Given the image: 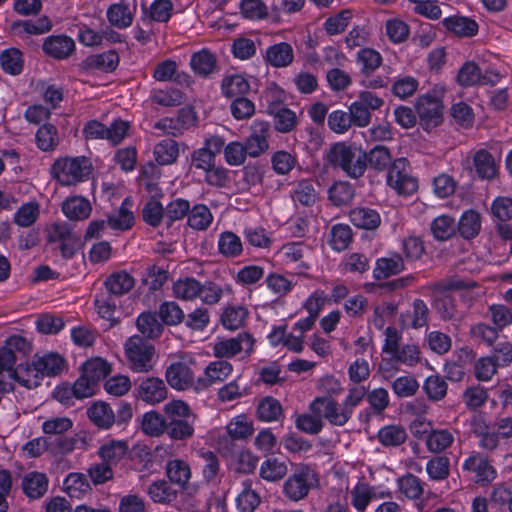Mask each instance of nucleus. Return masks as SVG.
I'll return each mask as SVG.
<instances>
[{
	"instance_id": "f257e3e1",
	"label": "nucleus",
	"mask_w": 512,
	"mask_h": 512,
	"mask_svg": "<svg viewBox=\"0 0 512 512\" xmlns=\"http://www.w3.org/2000/svg\"><path fill=\"white\" fill-rule=\"evenodd\" d=\"M326 159L333 168L342 170L352 179H359L367 169L366 152L361 147L346 142L333 144Z\"/></svg>"
},
{
	"instance_id": "f03ea898",
	"label": "nucleus",
	"mask_w": 512,
	"mask_h": 512,
	"mask_svg": "<svg viewBox=\"0 0 512 512\" xmlns=\"http://www.w3.org/2000/svg\"><path fill=\"white\" fill-rule=\"evenodd\" d=\"M30 351L31 344L19 335L9 337L0 347V392L5 393L13 389L12 384L5 381L4 372L9 373L16 361L28 356Z\"/></svg>"
},
{
	"instance_id": "7ed1b4c3",
	"label": "nucleus",
	"mask_w": 512,
	"mask_h": 512,
	"mask_svg": "<svg viewBox=\"0 0 512 512\" xmlns=\"http://www.w3.org/2000/svg\"><path fill=\"white\" fill-rule=\"evenodd\" d=\"M92 170L91 160L84 156L59 158L53 165L54 176L62 185H75L86 181Z\"/></svg>"
},
{
	"instance_id": "20e7f679",
	"label": "nucleus",
	"mask_w": 512,
	"mask_h": 512,
	"mask_svg": "<svg viewBox=\"0 0 512 512\" xmlns=\"http://www.w3.org/2000/svg\"><path fill=\"white\" fill-rule=\"evenodd\" d=\"M125 355L128 365L135 372H149L153 368L152 359L155 349L139 335L131 336L125 343Z\"/></svg>"
},
{
	"instance_id": "39448f33",
	"label": "nucleus",
	"mask_w": 512,
	"mask_h": 512,
	"mask_svg": "<svg viewBox=\"0 0 512 512\" xmlns=\"http://www.w3.org/2000/svg\"><path fill=\"white\" fill-rule=\"evenodd\" d=\"M49 242H59V249L64 258H71L81 247L80 235L76 234L67 223H53L46 229Z\"/></svg>"
},
{
	"instance_id": "423d86ee",
	"label": "nucleus",
	"mask_w": 512,
	"mask_h": 512,
	"mask_svg": "<svg viewBox=\"0 0 512 512\" xmlns=\"http://www.w3.org/2000/svg\"><path fill=\"white\" fill-rule=\"evenodd\" d=\"M317 483L316 474L306 466L298 468L284 483L285 495L293 500L299 501L305 498L310 489Z\"/></svg>"
},
{
	"instance_id": "0eeeda50",
	"label": "nucleus",
	"mask_w": 512,
	"mask_h": 512,
	"mask_svg": "<svg viewBox=\"0 0 512 512\" xmlns=\"http://www.w3.org/2000/svg\"><path fill=\"white\" fill-rule=\"evenodd\" d=\"M387 184L399 194L409 195L417 190V180L410 175L409 163L405 158L393 161L387 173Z\"/></svg>"
},
{
	"instance_id": "6e6552de",
	"label": "nucleus",
	"mask_w": 512,
	"mask_h": 512,
	"mask_svg": "<svg viewBox=\"0 0 512 512\" xmlns=\"http://www.w3.org/2000/svg\"><path fill=\"white\" fill-rule=\"evenodd\" d=\"M312 412L325 418L330 424L345 425L351 418V411L340 405L330 397L316 398L310 405Z\"/></svg>"
},
{
	"instance_id": "1a4fd4ad",
	"label": "nucleus",
	"mask_w": 512,
	"mask_h": 512,
	"mask_svg": "<svg viewBox=\"0 0 512 512\" xmlns=\"http://www.w3.org/2000/svg\"><path fill=\"white\" fill-rule=\"evenodd\" d=\"M255 340L253 336L247 332L239 333L234 338L223 339L216 342L213 351L218 358H231L244 352L250 355L253 351Z\"/></svg>"
},
{
	"instance_id": "9d476101",
	"label": "nucleus",
	"mask_w": 512,
	"mask_h": 512,
	"mask_svg": "<svg viewBox=\"0 0 512 512\" xmlns=\"http://www.w3.org/2000/svg\"><path fill=\"white\" fill-rule=\"evenodd\" d=\"M193 361L182 358L171 363L165 372L167 383L176 390H186L194 384V372L191 368Z\"/></svg>"
},
{
	"instance_id": "9b49d317",
	"label": "nucleus",
	"mask_w": 512,
	"mask_h": 512,
	"mask_svg": "<svg viewBox=\"0 0 512 512\" xmlns=\"http://www.w3.org/2000/svg\"><path fill=\"white\" fill-rule=\"evenodd\" d=\"M68 369L66 359L57 352H45L34 355V377H56Z\"/></svg>"
},
{
	"instance_id": "f8f14e48",
	"label": "nucleus",
	"mask_w": 512,
	"mask_h": 512,
	"mask_svg": "<svg viewBox=\"0 0 512 512\" xmlns=\"http://www.w3.org/2000/svg\"><path fill=\"white\" fill-rule=\"evenodd\" d=\"M416 112L425 128L436 127L442 121V104L437 97L422 95L417 99Z\"/></svg>"
},
{
	"instance_id": "ddd939ff",
	"label": "nucleus",
	"mask_w": 512,
	"mask_h": 512,
	"mask_svg": "<svg viewBox=\"0 0 512 512\" xmlns=\"http://www.w3.org/2000/svg\"><path fill=\"white\" fill-rule=\"evenodd\" d=\"M42 50L46 56L61 61L74 54L76 45L75 41L65 34L51 35L44 39Z\"/></svg>"
},
{
	"instance_id": "4468645a",
	"label": "nucleus",
	"mask_w": 512,
	"mask_h": 512,
	"mask_svg": "<svg viewBox=\"0 0 512 512\" xmlns=\"http://www.w3.org/2000/svg\"><path fill=\"white\" fill-rule=\"evenodd\" d=\"M167 392L164 381L158 377L144 378L136 388L137 398L152 405L164 401Z\"/></svg>"
},
{
	"instance_id": "2eb2a0df",
	"label": "nucleus",
	"mask_w": 512,
	"mask_h": 512,
	"mask_svg": "<svg viewBox=\"0 0 512 512\" xmlns=\"http://www.w3.org/2000/svg\"><path fill=\"white\" fill-rule=\"evenodd\" d=\"M465 471L476 475V482H491L496 477V471L486 457L479 453L471 455L463 463Z\"/></svg>"
},
{
	"instance_id": "dca6fc26",
	"label": "nucleus",
	"mask_w": 512,
	"mask_h": 512,
	"mask_svg": "<svg viewBox=\"0 0 512 512\" xmlns=\"http://www.w3.org/2000/svg\"><path fill=\"white\" fill-rule=\"evenodd\" d=\"M253 132L246 140L244 148L246 154L251 157H258L268 149V124L264 122L255 123L252 127Z\"/></svg>"
},
{
	"instance_id": "f3484780",
	"label": "nucleus",
	"mask_w": 512,
	"mask_h": 512,
	"mask_svg": "<svg viewBox=\"0 0 512 512\" xmlns=\"http://www.w3.org/2000/svg\"><path fill=\"white\" fill-rule=\"evenodd\" d=\"M264 58L274 68L288 67L294 60V50L289 43L280 42L269 46Z\"/></svg>"
},
{
	"instance_id": "a211bd4d",
	"label": "nucleus",
	"mask_w": 512,
	"mask_h": 512,
	"mask_svg": "<svg viewBox=\"0 0 512 512\" xmlns=\"http://www.w3.org/2000/svg\"><path fill=\"white\" fill-rule=\"evenodd\" d=\"M231 363L226 360H217L211 362L205 369V377L198 379L199 388H207L210 385L224 381L232 372Z\"/></svg>"
},
{
	"instance_id": "6ab92c4d",
	"label": "nucleus",
	"mask_w": 512,
	"mask_h": 512,
	"mask_svg": "<svg viewBox=\"0 0 512 512\" xmlns=\"http://www.w3.org/2000/svg\"><path fill=\"white\" fill-rule=\"evenodd\" d=\"M444 27L459 37H473L478 32L475 20L464 16H451L443 20Z\"/></svg>"
},
{
	"instance_id": "aec40b11",
	"label": "nucleus",
	"mask_w": 512,
	"mask_h": 512,
	"mask_svg": "<svg viewBox=\"0 0 512 512\" xmlns=\"http://www.w3.org/2000/svg\"><path fill=\"white\" fill-rule=\"evenodd\" d=\"M164 422L167 426L165 430H169L176 423L182 422L186 418H194L189 406L181 400H173L164 406Z\"/></svg>"
},
{
	"instance_id": "412c9836",
	"label": "nucleus",
	"mask_w": 512,
	"mask_h": 512,
	"mask_svg": "<svg viewBox=\"0 0 512 512\" xmlns=\"http://www.w3.org/2000/svg\"><path fill=\"white\" fill-rule=\"evenodd\" d=\"M87 414L89 419L101 429H109L116 420L113 410L104 402L94 403Z\"/></svg>"
},
{
	"instance_id": "4be33fe9",
	"label": "nucleus",
	"mask_w": 512,
	"mask_h": 512,
	"mask_svg": "<svg viewBox=\"0 0 512 512\" xmlns=\"http://www.w3.org/2000/svg\"><path fill=\"white\" fill-rule=\"evenodd\" d=\"M107 18L111 25L123 29L129 27L134 18V12L124 1L112 4L107 10Z\"/></svg>"
},
{
	"instance_id": "5701e85b",
	"label": "nucleus",
	"mask_w": 512,
	"mask_h": 512,
	"mask_svg": "<svg viewBox=\"0 0 512 512\" xmlns=\"http://www.w3.org/2000/svg\"><path fill=\"white\" fill-rule=\"evenodd\" d=\"M62 210L70 220H84L89 217L92 208L87 199L78 196L65 201Z\"/></svg>"
},
{
	"instance_id": "b1692460",
	"label": "nucleus",
	"mask_w": 512,
	"mask_h": 512,
	"mask_svg": "<svg viewBox=\"0 0 512 512\" xmlns=\"http://www.w3.org/2000/svg\"><path fill=\"white\" fill-rule=\"evenodd\" d=\"M454 442V435L448 429L431 430L426 437V447L432 453H441Z\"/></svg>"
},
{
	"instance_id": "393cba45",
	"label": "nucleus",
	"mask_w": 512,
	"mask_h": 512,
	"mask_svg": "<svg viewBox=\"0 0 512 512\" xmlns=\"http://www.w3.org/2000/svg\"><path fill=\"white\" fill-rule=\"evenodd\" d=\"M136 325L140 333L146 338H158L163 330V324L158 320L155 313L143 312L137 318Z\"/></svg>"
},
{
	"instance_id": "a878e982",
	"label": "nucleus",
	"mask_w": 512,
	"mask_h": 512,
	"mask_svg": "<svg viewBox=\"0 0 512 512\" xmlns=\"http://www.w3.org/2000/svg\"><path fill=\"white\" fill-rule=\"evenodd\" d=\"M216 63L215 55L205 49L194 53L190 61L194 72L204 77L212 74L217 69Z\"/></svg>"
},
{
	"instance_id": "bb28decb",
	"label": "nucleus",
	"mask_w": 512,
	"mask_h": 512,
	"mask_svg": "<svg viewBox=\"0 0 512 512\" xmlns=\"http://www.w3.org/2000/svg\"><path fill=\"white\" fill-rule=\"evenodd\" d=\"M367 166L375 171L390 169L393 161L390 150L383 145H376L368 153L366 152Z\"/></svg>"
},
{
	"instance_id": "cd10ccee",
	"label": "nucleus",
	"mask_w": 512,
	"mask_h": 512,
	"mask_svg": "<svg viewBox=\"0 0 512 512\" xmlns=\"http://www.w3.org/2000/svg\"><path fill=\"white\" fill-rule=\"evenodd\" d=\"M356 62L360 65L364 77H369L381 66L382 56L372 48H363L358 51Z\"/></svg>"
},
{
	"instance_id": "c85d7f7f",
	"label": "nucleus",
	"mask_w": 512,
	"mask_h": 512,
	"mask_svg": "<svg viewBox=\"0 0 512 512\" xmlns=\"http://www.w3.org/2000/svg\"><path fill=\"white\" fill-rule=\"evenodd\" d=\"M134 284L133 277L125 271L115 272L105 281L107 290L116 296L128 293L133 288Z\"/></svg>"
},
{
	"instance_id": "c756f323",
	"label": "nucleus",
	"mask_w": 512,
	"mask_h": 512,
	"mask_svg": "<svg viewBox=\"0 0 512 512\" xmlns=\"http://www.w3.org/2000/svg\"><path fill=\"white\" fill-rule=\"evenodd\" d=\"M377 438L385 447H397L406 441L407 433L400 425H387L378 431Z\"/></svg>"
},
{
	"instance_id": "7c9ffc66",
	"label": "nucleus",
	"mask_w": 512,
	"mask_h": 512,
	"mask_svg": "<svg viewBox=\"0 0 512 512\" xmlns=\"http://www.w3.org/2000/svg\"><path fill=\"white\" fill-rule=\"evenodd\" d=\"M155 160L160 165H169L176 161L179 156V147L175 140L167 138L156 144L154 147Z\"/></svg>"
},
{
	"instance_id": "2f4dec72",
	"label": "nucleus",
	"mask_w": 512,
	"mask_h": 512,
	"mask_svg": "<svg viewBox=\"0 0 512 512\" xmlns=\"http://www.w3.org/2000/svg\"><path fill=\"white\" fill-rule=\"evenodd\" d=\"M474 166L477 175L482 179H493L497 173L494 157L486 150H479L474 155Z\"/></svg>"
},
{
	"instance_id": "473e14b6",
	"label": "nucleus",
	"mask_w": 512,
	"mask_h": 512,
	"mask_svg": "<svg viewBox=\"0 0 512 512\" xmlns=\"http://www.w3.org/2000/svg\"><path fill=\"white\" fill-rule=\"evenodd\" d=\"M111 372L110 364L102 358H94L82 365V373L95 385Z\"/></svg>"
},
{
	"instance_id": "72a5a7b5",
	"label": "nucleus",
	"mask_w": 512,
	"mask_h": 512,
	"mask_svg": "<svg viewBox=\"0 0 512 512\" xmlns=\"http://www.w3.org/2000/svg\"><path fill=\"white\" fill-rule=\"evenodd\" d=\"M403 269L404 262L400 255L396 254L389 258H381L377 260L374 277L376 279H384L400 273Z\"/></svg>"
},
{
	"instance_id": "f704fd0d",
	"label": "nucleus",
	"mask_w": 512,
	"mask_h": 512,
	"mask_svg": "<svg viewBox=\"0 0 512 512\" xmlns=\"http://www.w3.org/2000/svg\"><path fill=\"white\" fill-rule=\"evenodd\" d=\"M0 65L4 72L11 75H18L23 70V55L16 48H9L1 52Z\"/></svg>"
},
{
	"instance_id": "c9c22d12",
	"label": "nucleus",
	"mask_w": 512,
	"mask_h": 512,
	"mask_svg": "<svg viewBox=\"0 0 512 512\" xmlns=\"http://www.w3.org/2000/svg\"><path fill=\"white\" fill-rule=\"evenodd\" d=\"M222 93L227 98L242 97L246 94L250 85L248 81L241 75H232L225 77L221 84Z\"/></svg>"
},
{
	"instance_id": "e433bc0d",
	"label": "nucleus",
	"mask_w": 512,
	"mask_h": 512,
	"mask_svg": "<svg viewBox=\"0 0 512 512\" xmlns=\"http://www.w3.org/2000/svg\"><path fill=\"white\" fill-rule=\"evenodd\" d=\"M118 63L119 56L113 50L91 55L85 60V64L88 68L98 69L105 72L113 71L117 67Z\"/></svg>"
},
{
	"instance_id": "4c0bfd02",
	"label": "nucleus",
	"mask_w": 512,
	"mask_h": 512,
	"mask_svg": "<svg viewBox=\"0 0 512 512\" xmlns=\"http://www.w3.org/2000/svg\"><path fill=\"white\" fill-rule=\"evenodd\" d=\"M213 221V215L206 205L198 204L188 212V225L195 230H206Z\"/></svg>"
},
{
	"instance_id": "58836bf2",
	"label": "nucleus",
	"mask_w": 512,
	"mask_h": 512,
	"mask_svg": "<svg viewBox=\"0 0 512 512\" xmlns=\"http://www.w3.org/2000/svg\"><path fill=\"white\" fill-rule=\"evenodd\" d=\"M257 415L261 421H277L283 415V408L277 399L273 397H265L257 406Z\"/></svg>"
},
{
	"instance_id": "ea45409f",
	"label": "nucleus",
	"mask_w": 512,
	"mask_h": 512,
	"mask_svg": "<svg viewBox=\"0 0 512 512\" xmlns=\"http://www.w3.org/2000/svg\"><path fill=\"white\" fill-rule=\"evenodd\" d=\"M128 446L125 441L112 440L103 444L98 451L101 459L110 465L119 462L127 453Z\"/></svg>"
},
{
	"instance_id": "a19ab883",
	"label": "nucleus",
	"mask_w": 512,
	"mask_h": 512,
	"mask_svg": "<svg viewBox=\"0 0 512 512\" xmlns=\"http://www.w3.org/2000/svg\"><path fill=\"white\" fill-rule=\"evenodd\" d=\"M351 222L363 229H375L380 224L379 214L369 208H356L350 213Z\"/></svg>"
},
{
	"instance_id": "79ce46f5",
	"label": "nucleus",
	"mask_w": 512,
	"mask_h": 512,
	"mask_svg": "<svg viewBox=\"0 0 512 512\" xmlns=\"http://www.w3.org/2000/svg\"><path fill=\"white\" fill-rule=\"evenodd\" d=\"M37 147L44 151H53L59 144V135L57 129L52 124H44L36 133Z\"/></svg>"
},
{
	"instance_id": "37998d69",
	"label": "nucleus",
	"mask_w": 512,
	"mask_h": 512,
	"mask_svg": "<svg viewBox=\"0 0 512 512\" xmlns=\"http://www.w3.org/2000/svg\"><path fill=\"white\" fill-rule=\"evenodd\" d=\"M401 494L408 499H419L424 491V483L417 476L407 473L398 479Z\"/></svg>"
},
{
	"instance_id": "c03bdc74",
	"label": "nucleus",
	"mask_w": 512,
	"mask_h": 512,
	"mask_svg": "<svg viewBox=\"0 0 512 512\" xmlns=\"http://www.w3.org/2000/svg\"><path fill=\"white\" fill-rule=\"evenodd\" d=\"M200 282L192 277L179 279L173 284V294L176 298L182 300H193L198 297Z\"/></svg>"
},
{
	"instance_id": "a18cd8bd",
	"label": "nucleus",
	"mask_w": 512,
	"mask_h": 512,
	"mask_svg": "<svg viewBox=\"0 0 512 512\" xmlns=\"http://www.w3.org/2000/svg\"><path fill=\"white\" fill-rule=\"evenodd\" d=\"M462 400L469 410H476L487 402L488 391L480 384L470 385L463 392Z\"/></svg>"
},
{
	"instance_id": "49530a36",
	"label": "nucleus",
	"mask_w": 512,
	"mask_h": 512,
	"mask_svg": "<svg viewBox=\"0 0 512 512\" xmlns=\"http://www.w3.org/2000/svg\"><path fill=\"white\" fill-rule=\"evenodd\" d=\"M164 416L156 411H150L143 415L141 428L142 431L151 437H159L166 433Z\"/></svg>"
},
{
	"instance_id": "de8ad7c7",
	"label": "nucleus",
	"mask_w": 512,
	"mask_h": 512,
	"mask_svg": "<svg viewBox=\"0 0 512 512\" xmlns=\"http://www.w3.org/2000/svg\"><path fill=\"white\" fill-rule=\"evenodd\" d=\"M288 472L285 461H280L275 457L267 458L261 465L260 475L268 481H277L282 479Z\"/></svg>"
},
{
	"instance_id": "09e8293b",
	"label": "nucleus",
	"mask_w": 512,
	"mask_h": 512,
	"mask_svg": "<svg viewBox=\"0 0 512 512\" xmlns=\"http://www.w3.org/2000/svg\"><path fill=\"white\" fill-rule=\"evenodd\" d=\"M166 473L171 482L184 487L190 477L191 471L189 465L182 460H171L167 463Z\"/></svg>"
},
{
	"instance_id": "8fccbe9b",
	"label": "nucleus",
	"mask_w": 512,
	"mask_h": 512,
	"mask_svg": "<svg viewBox=\"0 0 512 512\" xmlns=\"http://www.w3.org/2000/svg\"><path fill=\"white\" fill-rule=\"evenodd\" d=\"M481 227L479 213L473 210L466 211L459 220L458 231L462 237L471 239L475 237Z\"/></svg>"
},
{
	"instance_id": "3c124183",
	"label": "nucleus",
	"mask_w": 512,
	"mask_h": 512,
	"mask_svg": "<svg viewBox=\"0 0 512 512\" xmlns=\"http://www.w3.org/2000/svg\"><path fill=\"white\" fill-rule=\"evenodd\" d=\"M498 359L494 356L479 358L473 367V373L478 381L487 382L497 373Z\"/></svg>"
},
{
	"instance_id": "603ef678",
	"label": "nucleus",
	"mask_w": 512,
	"mask_h": 512,
	"mask_svg": "<svg viewBox=\"0 0 512 512\" xmlns=\"http://www.w3.org/2000/svg\"><path fill=\"white\" fill-rule=\"evenodd\" d=\"M248 316V310L244 306H228L221 315L223 326L230 330L240 328Z\"/></svg>"
},
{
	"instance_id": "864d4df0",
	"label": "nucleus",
	"mask_w": 512,
	"mask_h": 512,
	"mask_svg": "<svg viewBox=\"0 0 512 512\" xmlns=\"http://www.w3.org/2000/svg\"><path fill=\"white\" fill-rule=\"evenodd\" d=\"M128 199H126L119 210L110 215L107 220V225L114 230H128L133 226L134 223V215L127 208Z\"/></svg>"
},
{
	"instance_id": "5fc2aeb1",
	"label": "nucleus",
	"mask_w": 512,
	"mask_h": 512,
	"mask_svg": "<svg viewBox=\"0 0 512 512\" xmlns=\"http://www.w3.org/2000/svg\"><path fill=\"white\" fill-rule=\"evenodd\" d=\"M218 248L222 255L233 258L241 254L242 242L236 234L226 231L220 234Z\"/></svg>"
},
{
	"instance_id": "6e6d98bb",
	"label": "nucleus",
	"mask_w": 512,
	"mask_h": 512,
	"mask_svg": "<svg viewBox=\"0 0 512 512\" xmlns=\"http://www.w3.org/2000/svg\"><path fill=\"white\" fill-rule=\"evenodd\" d=\"M227 433L233 440H241L253 433L252 422L246 415H238L227 425Z\"/></svg>"
},
{
	"instance_id": "4d7b16f0",
	"label": "nucleus",
	"mask_w": 512,
	"mask_h": 512,
	"mask_svg": "<svg viewBox=\"0 0 512 512\" xmlns=\"http://www.w3.org/2000/svg\"><path fill=\"white\" fill-rule=\"evenodd\" d=\"M269 112L274 115L275 128L282 133L293 130L296 125V114L285 107H270Z\"/></svg>"
},
{
	"instance_id": "13d9d810",
	"label": "nucleus",
	"mask_w": 512,
	"mask_h": 512,
	"mask_svg": "<svg viewBox=\"0 0 512 512\" xmlns=\"http://www.w3.org/2000/svg\"><path fill=\"white\" fill-rule=\"evenodd\" d=\"M151 499L156 503L169 504L177 497V492L166 481H156L148 488Z\"/></svg>"
},
{
	"instance_id": "bf43d9fd",
	"label": "nucleus",
	"mask_w": 512,
	"mask_h": 512,
	"mask_svg": "<svg viewBox=\"0 0 512 512\" xmlns=\"http://www.w3.org/2000/svg\"><path fill=\"white\" fill-rule=\"evenodd\" d=\"M354 197V189L347 181H339L334 183L329 189V199L336 206L349 204Z\"/></svg>"
},
{
	"instance_id": "052dcab7",
	"label": "nucleus",
	"mask_w": 512,
	"mask_h": 512,
	"mask_svg": "<svg viewBox=\"0 0 512 512\" xmlns=\"http://www.w3.org/2000/svg\"><path fill=\"white\" fill-rule=\"evenodd\" d=\"M426 472L431 480H445L450 474L449 458L446 456H437L430 459L426 464Z\"/></svg>"
},
{
	"instance_id": "680f3d73",
	"label": "nucleus",
	"mask_w": 512,
	"mask_h": 512,
	"mask_svg": "<svg viewBox=\"0 0 512 512\" xmlns=\"http://www.w3.org/2000/svg\"><path fill=\"white\" fill-rule=\"evenodd\" d=\"M455 230V221L448 215L439 216L431 223V231L437 240L449 239L454 235Z\"/></svg>"
},
{
	"instance_id": "e2e57ef3",
	"label": "nucleus",
	"mask_w": 512,
	"mask_h": 512,
	"mask_svg": "<svg viewBox=\"0 0 512 512\" xmlns=\"http://www.w3.org/2000/svg\"><path fill=\"white\" fill-rule=\"evenodd\" d=\"M65 491L70 497L79 498L90 490V484L82 473H70L64 481Z\"/></svg>"
},
{
	"instance_id": "0e129e2a",
	"label": "nucleus",
	"mask_w": 512,
	"mask_h": 512,
	"mask_svg": "<svg viewBox=\"0 0 512 512\" xmlns=\"http://www.w3.org/2000/svg\"><path fill=\"white\" fill-rule=\"evenodd\" d=\"M315 185L316 183L312 180H303L299 182L294 190V201L304 206H312L317 200Z\"/></svg>"
},
{
	"instance_id": "69168bd1",
	"label": "nucleus",
	"mask_w": 512,
	"mask_h": 512,
	"mask_svg": "<svg viewBox=\"0 0 512 512\" xmlns=\"http://www.w3.org/2000/svg\"><path fill=\"white\" fill-rule=\"evenodd\" d=\"M435 309L444 320H458L461 318L456 301L449 294H444L436 299Z\"/></svg>"
},
{
	"instance_id": "338daca9",
	"label": "nucleus",
	"mask_w": 512,
	"mask_h": 512,
	"mask_svg": "<svg viewBox=\"0 0 512 512\" xmlns=\"http://www.w3.org/2000/svg\"><path fill=\"white\" fill-rule=\"evenodd\" d=\"M352 240V232L348 225H334L330 232V244L334 250H345Z\"/></svg>"
},
{
	"instance_id": "774afa93",
	"label": "nucleus",
	"mask_w": 512,
	"mask_h": 512,
	"mask_svg": "<svg viewBox=\"0 0 512 512\" xmlns=\"http://www.w3.org/2000/svg\"><path fill=\"white\" fill-rule=\"evenodd\" d=\"M423 389L430 400L439 401L446 396L447 383L439 375H431L426 379Z\"/></svg>"
}]
</instances>
